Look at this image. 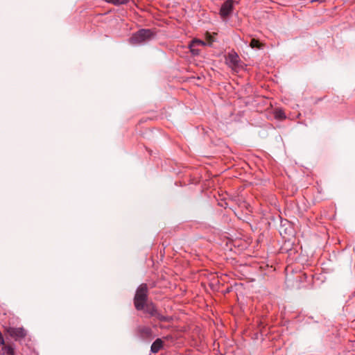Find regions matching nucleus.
I'll use <instances>...</instances> for the list:
<instances>
[{
	"mask_svg": "<svg viewBox=\"0 0 355 355\" xmlns=\"http://www.w3.org/2000/svg\"><path fill=\"white\" fill-rule=\"evenodd\" d=\"M8 333L10 336L16 339L24 338L26 335V331L23 328H12L10 327L8 329Z\"/></svg>",
	"mask_w": 355,
	"mask_h": 355,
	"instance_id": "4",
	"label": "nucleus"
},
{
	"mask_svg": "<svg viewBox=\"0 0 355 355\" xmlns=\"http://www.w3.org/2000/svg\"><path fill=\"white\" fill-rule=\"evenodd\" d=\"M275 116L278 119H284L286 118L284 112L281 110H278L275 112Z\"/></svg>",
	"mask_w": 355,
	"mask_h": 355,
	"instance_id": "13",
	"label": "nucleus"
},
{
	"mask_svg": "<svg viewBox=\"0 0 355 355\" xmlns=\"http://www.w3.org/2000/svg\"><path fill=\"white\" fill-rule=\"evenodd\" d=\"M154 317L157 318V319H159L161 321H168V318L162 315L158 311L157 312V314L155 315Z\"/></svg>",
	"mask_w": 355,
	"mask_h": 355,
	"instance_id": "15",
	"label": "nucleus"
},
{
	"mask_svg": "<svg viewBox=\"0 0 355 355\" xmlns=\"http://www.w3.org/2000/svg\"><path fill=\"white\" fill-rule=\"evenodd\" d=\"M154 317L157 318V319H159L161 321H168V318L162 315L158 311L157 312V314L155 315Z\"/></svg>",
	"mask_w": 355,
	"mask_h": 355,
	"instance_id": "14",
	"label": "nucleus"
},
{
	"mask_svg": "<svg viewBox=\"0 0 355 355\" xmlns=\"http://www.w3.org/2000/svg\"><path fill=\"white\" fill-rule=\"evenodd\" d=\"M207 40L209 41V43H211L212 42V37L211 35H209L207 36Z\"/></svg>",
	"mask_w": 355,
	"mask_h": 355,
	"instance_id": "17",
	"label": "nucleus"
},
{
	"mask_svg": "<svg viewBox=\"0 0 355 355\" xmlns=\"http://www.w3.org/2000/svg\"><path fill=\"white\" fill-rule=\"evenodd\" d=\"M205 46V43L201 40H193L192 42H191V44L190 45V47H191V51L195 53V54H198V51L197 50H196L194 49L195 46Z\"/></svg>",
	"mask_w": 355,
	"mask_h": 355,
	"instance_id": "9",
	"label": "nucleus"
},
{
	"mask_svg": "<svg viewBox=\"0 0 355 355\" xmlns=\"http://www.w3.org/2000/svg\"><path fill=\"white\" fill-rule=\"evenodd\" d=\"M144 309H145V311L149 313L151 316H155L157 312V309L153 303H146Z\"/></svg>",
	"mask_w": 355,
	"mask_h": 355,
	"instance_id": "6",
	"label": "nucleus"
},
{
	"mask_svg": "<svg viewBox=\"0 0 355 355\" xmlns=\"http://www.w3.org/2000/svg\"><path fill=\"white\" fill-rule=\"evenodd\" d=\"M129 0H106L107 3H112L116 6L126 3Z\"/></svg>",
	"mask_w": 355,
	"mask_h": 355,
	"instance_id": "12",
	"label": "nucleus"
},
{
	"mask_svg": "<svg viewBox=\"0 0 355 355\" xmlns=\"http://www.w3.org/2000/svg\"><path fill=\"white\" fill-rule=\"evenodd\" d=\"M2 355H14V349L10 346L3 345Z\"/></svg>",
	"mask_w": 355,
	"mask_h": 355,
	"instance_id": "11",
	"label": "nucleus"
},
{
	"mask_svg": "<svg viewBox=\"0 0 355 355\" xmlns=\"http://www.w3.org/2000/svg\"><path fill=\"white\" fill-rule=\"evenodd\" d=\"M325 0H312L311 1L312 2H314V1H320V2H324Z\"/></svg>",
	"mask_w": 355,
	"mask_h": 355,
	"instance_id": "18",
	"label": "nucleus"
},
{
	"mask_svg": "<svg viewBox=\"0 0 355 355\" xmlns=\"http://www.w3.org/2000/svg\"><path fill=\"white\" fill-rule=\"evenodd\" d=\"M163 346V341L160 338L156 339L151 345V352H158Z\"/></svg>",
	"mask_w": 355,
	"mask_h": 355,
	"instance_id": "7",
	"label": "nucleus"
},
{
	"mask_svg": "<svg viewBox=\"0 0 355 355\" xmlns=\"http://www.w3.org/2000/svg\"><path fill=\"white\" fill-rule=\"evenodd\" d=\"M250 46L251 48L252 49H261L263 45V44H261L258 40H256L254 38H253L250 43Z\"/></svg>",
	"mask_w": 355,
	"mask_h": 355,
	"instance_id": "10",
	"label": "nucleus"
},
{
	"mask_svg": "<svg viewBox=\"0 0 355 355\" xmlns=\"http://www.w3.org/2000/svg\"><path fill=\"white\" fill-rule=\"evenodd\" d=\"M153 35L150 29H141L133 34L130 41L132 44H138L150 40L153 37Z\"/></svg>",
	"mask_w": 355,
	"mask_h": 355,
	"instance_id": "2",
	"label": "nucleus"
},
{
	"mask_svg": "<svg viewBox=\"0 0 355 355\" xmlns=\"http://www.w3.org/2000/svg\"><path fill=\"white\" fill-rule=\"evenodd\" d=\"M140 337L143 339H148L153 337V333L150 328L147 327H139L137 329Z\"/></svg>",
	"mask_w": 355,
	"mask_h": 355,
	"instance_id": "5",
	"label": "nucleus"
},
{
	"mask_svg": "<svg viewBox=\"0 0 355 355\" xmlns=\"http://www.w3.org/2000/svg\"><path fill=\"white\" fill-rule=\"evenodd\" d=\"M233 10V1L227 0L221 6L220 14L222 17H226L229 16Z\"/></svg>",
	"mask_w": 355,
	"mask_h": 355,
	"instance_id": "3",
	"label": "nucleus"
},
{
	"mask_svg": "<svg viewBox=\"0 0 355 355\" xmlns=\"http://www.w3.org/2000/svg\"><path fill=\"white\" fill-rule=\"evenodd\" d=\"M148 289L146 284H141L137 289L134 297V305L137 310H143L147 303Z\"/></svg>",
	"mask_w": 355,
	"mask_h": 355,
	"instance_id": "1",
	"label": "nucleus"
},
{
	"mask_svg": "<svg viewBox=\"0 0 355 355\" xmlns=\"http://www.w3.org/2000/svg\"><path fill=\"white\" fill-rule=\"evenodd\" d=\"M227 62L232 67H236L238 64L239 57L236 54H229Z\"/></svg>",
	"mask_w": 355,
	"mask_h": 355,
	"instance_id": "8",
	"label": "nucleus"
},
{
	"mask_svg": "<svg viewBox=\"0 0 355 355\" xmlns=\"http://www.w3.org/2000/svg\"><path fill=\"white\" fill-rule=\"evenodd\" d=\"M0 345H5L3 338L2 334H1V332H0Z\"/></svg>",
	"mask_w": 355,
	"mask_h": 355,
	"instance_id": "16",
	"label": "nucleus"
}]
</instances>
